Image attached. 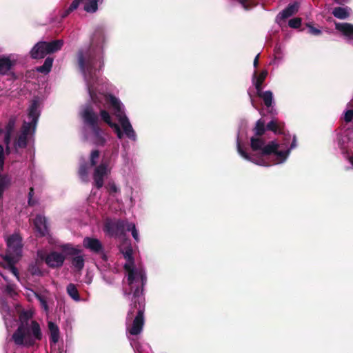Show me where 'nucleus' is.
<instances>
[{"instance_id":"1a4fd4ad","label":"nucleus","mask_w":353,"mask_h":353,"mask_svg":"<svg viewBox=\"0 0 353 353\" xmlns=\"http://www.w3.org/2000/svg\"><path fill=\"white\" fill-rule=\"evenodd\" d=\"M63 45V40H54L50 42L39 41L31 49L30 54L32 59H42L48 54L60 50Z\"/></svg>"},{"instance_id":"20e7f679","label":"nucleus","mask_w":353,"mask_h":353,"mask_svg":"<svg viewBox=\"0 0 353 353\" xmlns=\"http://www.w3.org/2000/svg\"><path fill=\"white\" fill-rule=\"evenodd\" d=\"M7 249L0 261V267L10 272L18 281H20L19 272L16 263L22 256V238L18 234H13L6 239Z\"/></svg>"},{"instance_id":"dca6fc26","label":"nucleus","mask_w":353,"mask_h":353,"mask_svg":"<svg viewBox=\"0 0 353 353\" xmlns=\"http://www.w3.org/2000/svg\"><path fill=\"white\" fill-rule=\"evenodd\" d=\"M350 133L347 131L344 133H339L337 134L336 141L339 148H340L341 153L348 160V161L353 166V155H350L349 151V143L350 141Z\"/></svg>"},{"instance_id":"9b49d317","label":"nucleus","mask_w":353,"mask_h":353,"mask_svg":"<svg viewBox=\"0 0 353 353\" xmlns=\"http://www.w3.org/2000/svg\"><path fill=\"white\" fill-rule=\"evenodd\" d=\"M129 223L124 220H107L105 223L104 231L110 236L124 239Z\"/></svg>"},{"instance_id":"a878e982","label":"nucleus","mask_w":353,"mask_h":353,"mask_svg":"<svg viewBox=\"0 0 353 353\" xmlns=\"http://www.w3.org/2000/svg\"><path fill=\"white\" fill-rule=\"evenodd\" d=\"M28 272L32 276H43L44 274V272L41 270L37 261H34L29 264Z\"/></svg>"},{"instance_id":"c03bdc74","label":"nucleus","mask_w":353,"mask_h":353,"mask_svg":"<svg viewBox=\"0 0 353 353\" xmlns=\"http://www.w3.org/2000/svg\"><path fill=\"white\" fill-rule=\"evenodd\" d=\"M337 4H343L345 3H347L349 0H333Z\"/></svg>"},{"instance_id":"2eb2a0df","label":"nucleus","mask_w":353,"mask_h":353,"mask_svg":"<svg viewBox=\"0 0 353 353\" xmlns=\"http://www.w3.org/2000/svg\"><path fill=\"white\" fill-rule=\"evenodd\" d=\"M63 248L68 255L72 256L71 259L72 267L78 271L81 270L85 263L84 256L81 254V250L73 247L70 244L65 245Z\"/></svg>"},{"instance_id":"bb28decb","label":"nucleus","mask_w":353,"mask_h":353,"mask_svg":"<svg viewBox=\"0 0 353 353\" xmlns=\"http://www.w3.org/2000/svg\"><path fill=\"white\" fill-rule=\"evenodd\" d=\"M52 63H53V59L51 57H48L46 59V60L42 65L37 68V71L40 73L47 74L50 72L52 67Z\"/></svg>"},{"instance_id":"b1692460","label":"nucleus","mask_w":353,"mask_h":353,"mask_svg":"<svg viewBox=\"0 0 353 353\" xmlns=\"http://www.w3.org/2000/svg\"><path fill=\"white\" fill-rule=\"evenodd\" d=\"M351 13V9L349 7H336L332 10V14L337 19H347Z\"/></svg>"},{"instance_id":"f8f14e48","label":"nucleus","mask_w":353,"mask_h":353,"mask_svg":"<svg viewBox=\"0 0 353 353\" xmlns=\"http://www.w3.org/2000/svg\"><path fill=\"white\" fill-rule=\"evenodd\" d=\"M37 256L43 260L46 265L51 268L61 267L65 261V256L62 253L57 252H51L48 254H45L43 251L37 252Z\"/></svg>"},{"instance_id":"412c9836","label":"nucleus","mask_w":353,"mask_h":353,"mask_svg":"<svg viewBox=\"0 0 353 353\" xmlns=\"http://www.w3.org/2000/svg\"><path fill=\"white\" fill-rule=\"evenodd\" d=\"M48 327L50 335V345H56L60 338V330L59 326L52 321L48 322Z\"/></svg>"},{"instance_id":"37998d69","label":"nucleus","mask_w":353,"mask_h":353,"mask_svg":"<svg viewBox=\"0 0 353 353\" xmlns=\"http://www.w3.org/2000/svg\"><path fill=\"white\" fill-rule=\"evenodd\" d=\"M259 54H258L254 59V62H253V65L254 67L256 68L257 66H258V64H259Z\"/></svg>"},{"instance_id":"58836bf2","label":"nucleus","mask_w":353,"mask_h":353,"mask_svg":"<svg viewBox=\"0 0 353 353\" xmlns=\"http://www.w3.org/2000/svg\"><path fill=\"white\" fill-rule=\"evenodd\" d=\"M108 191L110 194L117 193L118 192H119V188L114 182L109 183L108 185Z\"/></svg>"},{"instance_id":"f03ea898","label":"nucleus","mask_w":353,"mask_h":353,"mask_svg":"<svg viewBox=\"0 0 353 353\" xmlns=\"http://www.w3.org/2000/svg\"><path fill=\"white\" fill-rule=\"evenodd\" d=\"M254 132L255 137L250 139V152L243 147L239 133L236 148L241 157L256 165L268 167L283 163L297 146L296 136L285 134L283 124L277 119H272L266 126L263 120H258Z\"/></svg>"},{"instance_id":"4be33fe9","label":"nucleus","mask_w":353,"mask_h":353,"mask_svg":"<svg viewBox=\"0 0 353 353\" xmlns=\"http://www.w3.org/2000/svg\"><path fill=\"white\" fill-rule=\"evenodd\" d=\"M268 75L267 70H263L258 75L256 70L254 71L252 77V82L254 85L256 92H261L262 90V84L265 81L266 77Z\"/></svg>"},{"instance_id":"423d86ee","label":"nucleus","mask_w":353,"mask_h":353,"mask_svg":"<svg viewBox=\"0 0 353 353\" xmlns=\"http://www.w3.org/2000/svg\"><path fill=\"white\" fill-rule=\"evenodd\" d=\"M40 325L35 321L20 323L13 333L12 339L17 345L32 347L42 339Z\"/></svg>"},{"instance_id":"5701e85b","label":"nucleus","mask_w":353,"mask_h":353,"mask_svg":"<svg viewBox=\"0 0 353 353\" xmlns=\"http://www.w3.org/2000/svg\"><path fill=\"white\" fill-rule=\"evenodd\" d=\"M15 310L19 314L20 323L31 321L30 320L33 316V311L32 310H23L20 305H17Z\"/></svg>"},{"instance_id":"7c9ffc66","label":"nucleus","mask_w":353,"mask_h":353,"mask_svg":"<svg viewBox=\"0 0 353 353\" xmlns=\"http://www.w3.org/2000/svg\"><path fill=\"white\" fill-rule=\"evenodd\" d=\"M10 152H7V148H4L2 145L0 144V168L3 169L6 157L8 155Z\"/></svg>"},{"instance_id":"72a5a7b5","label":"nucleus","mask_w":353,"mask_h":353,"mask_svg":"<svg viewBox=\"0 0 353 353\" xmlns=\"http://www.w3.org/2000/svg\"><path fill=\"white\" fill-rule=\"evenodd\" d=\"M37 299L39 301L41 307H42V309L46 312H48V310H49V308H48V303H47L46 299L43 296H42V295H41L39 294L37 296Z\"/></svg>"},{"instance_id":"f704fd0d","label":"nucleus","mask_w":353,"mask_h":353,"mask_svg":"<svg viewBox=\"0 0 353 353\" xmlns=\"http://www.w3.org/2000/svg\"><path fill=\"white\" fill-rule=\"evenodd\" d=\"M288 25L292 28H298L301 25V18H293L289 20Z\"/></svg>"},{"instance_id":"4c0bfd02","label":"nucleus","mask_w":353,"mask_h":353,"mask_svg":"<svg viewBox=\"0 0 353 353\" xmlns=\"http://www.w3.org/2000/svg\"><path fill=\"white\" fill-rule=\"evenodd\" d=\"M11 137L12 134L10 133H5V137H4V143L6 145V148H7V152H10V141H11Z\"/></svg>"},{"instance_id":"0eeeda50","label":"nucleus","mask_w":353,"mask_h":353,"mask_svg":"<svg viewBox=\"0 0 353 353\" xmlns=\"http://www.w3.org/2000/svg\"><path fill=\"white\" fill-rule=\"evenodd\" d=\"M39 116V99L34 97L28 108V121H23L20 133L14 141V148L16 152L19 149L25 148L27 146L28 138L34 134Z\"/></svg>"},{"instance_id":"a18cd8bd","label":"nucleus","mask_w":353,"mask_h":353,"mask_svg":"<svg viewBox=\"0 0 353 353\" xmlns=\"http://www.w3.org/2000/svg\"><path fill=\"white\" fill-rule=\"evenodd\" d=\"M248 94L250 95V100H251V103H252V106H254V101H253V100H252V96H251V94H250V93L249 92H248Z\"/></svg>"},{"instance_id":"39448f33","label":"nucleus","mask_w":353,"mask_h":353,"mask_svg":"<svg viewBox=\"0 0 353 353\" xmlns=\"http://www.w3.org/2000/svg\"><path fill=\"white\" fill-rule=\"evenodd\" d=\"M7 273L10 272L4 269L0 270V313L3 316L6 327L8 329L12 327L17 322L15 312L10 309L2 296L14 299L17 292L16 285L9 280Z\"/></svg>"},{"instance_id":"aec40b11","label":"nucleus","mask_w":353,"mask_h":353,"mask_svg":"<svg viewBox=\"0 0 353 353\" xmlns=\"http://www.w3.org/2000/svg\"><path fill=\"white\" fill-rule=\"evenodd\" d=\"M299 10V3L294 2L293 3L289 4L284 10L280 12L276 17V21L279 23L281 20L292 16L296 14Z\"/></svg>"},{"instance_id":"c756f323","label":"nucleus","mask_w":353,"mask_h":353,"mask_svg":"<svg viewBox=\"0 0 353 353\" xmlns=\"http://www.w3.org/2000/svg\"><path fill=\"white\" fill-rule=\"evenodd\" d=\"M127 231L131 232L133 239L138 242L139 241V232L136 228V225L133 223H129Z\"/></svg>"},{"instance_id":"2f4dec72","label":"nucleus","mask_w":353,"mask_h":353,"mask_svg":"<svg viewBox=\"0 0 353 353\" xmlns=\"http://www.w3.org/2000/svg\"><path fill=\"white\" fill-rule=\"evenodd\" d=\"M16 123V118L12 117L9 119L8 122L6 126V132L12 134Z\"/></svg>"},{"instance_id":"393cba45","label":"nucleus","mask_w":353,"mask_h":353,"mask_svg":"<svg viewBox=\"0 0 353 353\" xmlns=\"http://www.w3.org/2000/svg\"><path fill=\"white\" fill-rule=\"evenodd\" d=\"M257 95L263 99L265 105L268 108H272V105L273 103V94L271 91L267 90L263 92L261 90V92H256Z\"/></svg>"},{"instance_id":"a211bd4d","label":"nucleus","mask_w":353,"mask_h":353,"mask_svg":"<svg viewBox=\"0 0 353 353\" xmlns=\"http://www.w3.org/2000/svg\"><path fill=\"white\" fill-rule=\"evenodd\" d=\"M335 28L341 33L348 43L353 45V24L335 23Z\"/></svg>"},{"instance_id":"49530a36","label":"nucleus","mask_w":353,"mask_h":353,"mask_svg":"<svg viewBox=\"0 0 353 353\" xmlns=\"http://www.w3.org/2000/svg\"><path fill=\"white\" fill-rule=\"evenodd\" d=\"M3 132V130L1 128H0V134H1Z\"/></svg>"},{"instance_id":"ea45409f","label":"nucleus","mask_w":353,"mask_h":353,"mask_svg":"<svg viewBox=\"0 0 353 353\" xmlns=\"http://www.w3.org/2000/svg\"><path fill=\"white\" fill-rule=\"evenodd\" d=\"M25 295L28 297V299L30 301H31L33 298H36L37 299V297L39 295V294L36 293L32 290L26 289V292H25Z\"/></svg>"},{"instance_id":"cd10ccee","label":"nucleus","mask_w":353,"mask_h":353,"mask_svg":"<svg viewBox=\"0 0 353 353\" xmlns=\"http://www.w3.org/2000/svg\"><path fill=\"white\" fill-rule=\"evenodd\" d=\"M68 294L75 301L78 302L81 300L79 291L76 285L73 283H70L66 288Z\"/></svg>"},{"instance_id":"9d476101","label":"nucleus","mask_w":353,"mask_h":353,"mask_svg":"<svg viewBox=\"0 0 353 353\" xmlns=\"http://www.w3.org/2000/svg\"><path fill=\"white\" fill-rule=\"evenodd\" d=\"M103 0H73L67 8L61 14V18L67 17L70 13L76 10L80 6L83 4V10L90 14H94L97 12L99 9V3H102Z\"/></svg>"},{"instance_id":"ddd939ff","label":"nucleus","mask_w":353,"mask_h":353,"mask_svg":"<svg viewBox=\"0 0 353 353\" xmlns=\"http://www.w3.org/2000/svg\"><path fill=\"white\" fill-rule=\"evenodd\" d=\"M18 59L19 56L16 54L0 56V74L2 76L12 74Z\"/></svg>"},{"instance_id":"f3484780","label":"nucleus","mask_w":353,"mask_h":353,"mask_svg":"<svg viewBox=\"0 0 353 353\" xmlns=\"http://www.w3.org/2000/svg\"><path fill=\"white\" fill-rule=\"evenodd\" d=\"M83 245L94 254H103L104 248L101 242L95 238L85 237L83 241Z\"/></svg>"},{"instance_id":"f257e3e1","label":"nucleus","mask_w":353,"mask_h":353,"mask_svg":"<svg viewBox=\"0 0 353 353\" xmlns=\"http://www.w3.org/2000/svg\"><path fill=\"white\" fill-rule=\"evenodd\" d=\"M106 41L103 28L97 27L91 37L90 45L82 46L77 50L75 63L83 76L92 103L85 105L81 111L84 123L83 139L95 146L108 149L118 142L99 127L98 111L101 119L113 130L119 139L126 137L136 141L137 137L125 114L123 104L111 94L112 85L98 75L104 67Z\"/></svg>"},{"instance_id":"4468645a","label":"nucleus","mask_w":353,"mask_h":353,"mask_svg":"<svg viewBox=\"0 0 353 353\" xmlns=\"http://www.w3.org/2000/svg\"><path fill=\"white\" fill-rule=\"evenodd\" d=\"M100 152L98 150H93L90 156V163H84L81 164L79 170V175L81 180L83 182L89 181V173L90 167L97 166Z\"/></svg>"},{"instance_id":"79ce46f5","label":"nucleus","mask_w":353,"mask_h":353,"mask_svg":"<svg viewBox=\"0 0 353 353\" xmlns=\"http://www.w3.org/2000/svg\"><path fill=\"white\" fill-rule=\"evenodd\" d=\"M274 54L275 55L282 56V49L280 45H276L274 48Z\"/></svg>"},{"instance_id":"6e6552de","label":"nucleus","mask_w":353,"mask_h":353,"mask_svg":"<svg viewBox=\"0 0 353 353\" xmlns=\"http://www.w3.org/2000/svg\"><path fill=\"white\" fill-rule=\"evenodd\" d=\"M119 144L114 143L110 148L105 149L103 152L102 160L99 165L94 167L93 172V180L94 185L101 188L104 183V179L110 173V164L115 162L119 156Z\"/></svg>"},{"instance_id":"7ed1b4c3","label":"nucleus","mask_w":353,"mask_h":353,"mask_svg":"<svg viewBox=\"0 0 353 353\" xmlns=\"http://www.w3.org/2000/svg\"><path fill=\"white\" fill-rule=\"evenodd\" d=\"M126 263L124 268L128 272L127 281L130 291L124 292V295L130 296L132 292V303L126 317V335L134 353H152L149 344L141 342L139 335L143 331L144 325L145 299L143 290L147 282L145 270L141 265H134L132 256L133 250L130 246L121 248Z\"/></svg>"},{"instance_id":"473e14b6","label":"nucleus","mask_w":353,"mask_h":353,"mask_svg":"<svg viewBox=\"0 0 353 353\" xmlns=\"http://www.w3.org/2000/svg\"><path fill=\"white\" fill-rule=\"evenodd\" d=\"M239 3L246 10L251 9L256 5L254 0H239Z\"/></svg>"},{"instance_id":"6ab92c4d","label":"nucleus","mask_w":353,"mask_h":353,"mask_svg":"<svg viewBox=\"0 0 353 353\" xmlns=\"http://www.w3.org/2000/svg\"><path fill=\"white\" fill-rule=\"evenodd\" d=\"M34 225L38 235L40 236H44L48 234V225L45 216L40 214L37 215L34 220Z\"/></svg>"},{"instance_id":"a19ab883","label":"nucleus","mask_w":353,"mask_h":353,"mask_svg":"<svg viewBox=\"0 0 353 353\" xmlns=\"http://www.w3.org/2000/svg\"><path fill=\"white\" fill-rule=\"evenodd\" d=\"M282 56L275 55L274 59L270 63L278 66L282 63Z\"/></svg>"},{"instance_id":"c9c22d12","label":"nucleus","mask_w":353,"mask_h":353,"mask_svg":"<svg viewBox=\"0 0 353 353\" xmlns=\"http://www.w3.org/2000/svg\"><path fill=\"white\" fill-rule=\"evenodd\" d=\"M307 27L308 28V32L312 35H319L321 33V30L316 28H314L311 24H307Z\"/></svg>"},{"instance_id":"e433bc0d","label":"nucleus","mask_w":353,"mask_h":353,"mask_svg":"<svg viewBox=\"0 0 353 353\" xmlns=\"http://www.w3.org/2000/svg\"><path fill=\"white\" fill-rule=\"evenodd\" d=\"M34 194V189L32 188H30V191L28 193V205H34L37 203V201L33 199V195Z\"/></svg>"},{"instance_id":"c85d7f7f","label":"nucleus","mask_w":353,"mask_h":353,"mask_svg":"<svg viewBox=\"0 0 353 353\" xmlns=\"http://www.w3.org/2000/svg\"><path fill=\"white\" fill-rule=\"evenodd\" d=\"M352 103L350 101L347 104V110L344 112L343 119L346 123L351 122L353 119Z\"/></svg>"}]
</instances>
